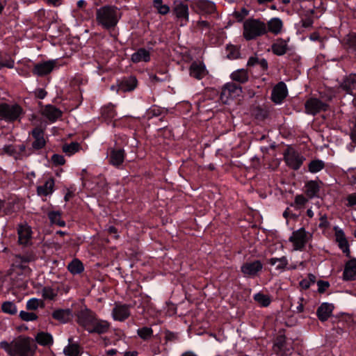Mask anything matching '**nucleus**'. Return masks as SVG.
I'll return each mask as SVG.
<instances>
[{"label": "nucleus", "mask_w": 356, "mask_h": 356, "mask_svg": "<svg viewBox=\"0 0 356 356\" xmlns=\"http://www.w3.org/2000/svg\"><path fill=\"white\" fill-rule=\"evenodd\" d=\"M262 268L263 265L261 261L257 260L243 264L241 267V270L245 277H253L261 270Z\"/></svg>", "instance_id": "f8f14e48"}, {"label": "nucleus", "mask_w": 356, "mask_h": 356, "mask_svg": "<svg viewBox=\"0 0 356 356\" xmlns=\"http://www.w3.org/2000/svg\"><path fill=\"white\" fill-rule=\"evenodd\" d=\"M350 138L353 140L356 139V124L354 125L353 132L351 133Z\"/></svg>", "instance_id": "774afa93"}, {"label": "nucleus", "mask_w": 356, "mask_h": 356, "mask_svg": "<svg viewBox=\"0 0 356 356\" xmlns=\"http://www.w3.org/2000/svg\"><path fill=\"white\" fill-rule=\"evenodd\" d=\"M226 54L229 60L237 59L241 55L238 46H226Z\"/></svg>", "instance_id": "a19ab883"}, {"label": "nucleus", "mask_w": 356, "mask_h": 356, "mask_svg": "<svg viewBox=\"0 0 356 356\" xmlns=\"http://www.w3.org/2000/svg\"><path fill=\"white\" fill-rule=\"evenodd\" d=\"M318 291L320 292H324L327 288L329 286V284L327 282L318 281Z\"/></svg>", "instance_id": "4d7b16f0"}, {"label": "nucleus", "mask_w": 356, "mask_h": 356, "mask_svg": "<svg viewBox=\"0 0 356 356\" xmlns=\"http://www.w3.org/2000/svg\"><path fill=\"white\" fill-rule=\"evenodd\" d=\"M81 149L80 144L76 142H72L70 144H65L62 149L68 156H72L76 153Z\"/></svg>", "instance_id": "4c0bfd02"}, {"label": "nucleus", "mask_w": 356, "mask_h": 356, "mask_svg": "<svg viewBox=\"0 0 356 356\" xmlns=\"http://www.w3.org/2000/svg\"><path fill=\"white\" fill-rule=\"evenodd\" d=\"M37 95L40 99H43L46 96V92L42 89H40L38 92Z\"/></svg>", "instance_id": "69168bd1"}, {"label": "nucleus", "mask_w": 356, "mask_h": 356, "mask_svg": "<svg viewBox=\"0 0 356 356\" xmlns=\"http://www.w3.org/2000/svg\"><path fill=\"white\" fill-rule=\"evenodd\" d=\"M0 66L1 67H6L8 68H13L14 66V62L13 60H10L6 62L0 63Z\"/></svg>", "instance_id": "e2e57ef3"}, {"label": "nucleus", "mask_w": 356, "mask_h": 356, "mask_svg": "<svg viewBox=\"0 0 356 356\" xmlns=\"http://www.w3.org/2000/svg\"><path fill=\"white\" fill-rule=\"evenodd\" d=\"M275 352L280 355H289L293 349L290 340L286 339L284 336L280 335L277 337L274 346Z\"/></svg>", "instance_id": "9d476101"}, {"label": "nucleus", "mask_w": 356, "mask_h": 356, "mask_svg": "<svg viewBox=\"0 0 356 356\" xmlns=\"http://www.w3.org/2000/svg\"><path fill=\"white\" fill-rule=\"evenodd\" d=\"M21 318L25 321H33L37 319L38 316L33 312L22 311L19 314Z\"/></svg>", "instance_id": "8fccbe9b"}, {"label": "nucleus", "mask_w": 356, "mask_h": 356, "mask_svg": "<svg viewBox=\"0 0 356 356\" xmlns=\"http://www.w3.org/2000/svg\"><path fill=\"white\" fill-rule=\"evenodd\" d=\"M124 356H138L136 351H127L124 353Z\"/></svg>", "instance_id": "338daca9"}, {"label": "nucleus", "mask_w": 356, "mask_h": 356, "mask_svg": "<svg viewBox=\"0 0 356 356\" xmlns=\"http://www.w3.org/2000/svg\"><path fill=\"white\" fill-rule=\"evenodd\" d=\"M55 181L51 177L47 178L42 185L37 187V193L40 196L51 195L54 191Z\"/></svg>", "instance_id": "aec40b11"}, {"label": "nucleus", "mask_w": 356, "mask_h": 356, "mask_svg": "<svg viewBox=\"0 0 356 356\" xmlns=\"http://www.w3.org/2000/svg\"><path fill=\"white\" fill-rule=\"evenodd\" d=\"M131 60L134 63L141 61L147 62L149 60V52L144 48L139 49L136 52L131 55Z\"/></svg>", "instance_id": "7c9ffc66"}, {"label": "nucleus", "mask_w": 356, "mask_h": 356, "mask_svg": "<svg viewBox=\"0 0 356 356\" xmlns=\"http://www.w3.org/2000/svg\"><path fill=\"white\" fill-rule=\"evenodd\" d=\"M69 271L74 274H79L83 271V264L77 259H73L67 266Z\"/></svg>", "instance_id": "c9c22d12"}, {"label": "nucleus", "mask_w": 356, "mask_h": 356, "mask_svg": "<svg viewBox=\"0 0 356 356\" xmlns=\"http://www.w3.org/2000/svg\"><path fill=\"white\" fill-rule=\"evenodd\" d=\"M334 230L335 232L336 241L338 243L339 247L343 253H345L347 256H349L350 249L348 242L346 238L344 232L338 226H334Z\"/></svg>", "instance_id": "f3484780"}, {"label": "nucleus", "mask_w": 356, "mask_h": 356, "mask_svg": "<svg viewBox=\"0 0 356 356\" xmlns=\"http://www.w3.org/2000/svg\"><path fill=\"white\" fill-rule=\"evenodd\" d=\"M56 65V60H47L38 63L35 65L33 72L34 74L42 76L50 73Z\"/></svg>", "instance_id": "dca6fc26"}, {"label": "nucleus", "mask_w": 356, "mask_h": 356, "mask_svg": "<svg viewBox=\"0 0 356 356\" xmlns=\"http://www.w3.org/2000/svg\"><path fill=\"white\" fill-rule=\"evenodd\" d=\"M231 78L235 81L243 83L248 81L249 76L246 70L238 69L231 74Z\"/></svg>", "instance_id": "2f4dec72"}, {"label": "nucleus", "mask_w": 356, "mask_h": 356, "mask_svg": "<svg viewBox=\"0 0 356 356\" xmlns=\"http://www.w3.org/2000/svg\"><path fill=\"white\" fill-rule=\"evenodd\" d=\"M303 301H304V298L302 297L298 298V302H297L298 305L296 307V312L297 313H301L303 312V310H304V305L302 303Z\"/></svg>", "instance_id": "6e6d98bb"}, {"label": "nucleus", "mask_w": 356, "mask_h": 356, "mask_svg": "<svg viewBox=\"0 0 356 356\" xmlns=\"http://www.w3.org/2000/svg\"><path fill=\"white\" fill-rule=\"evenodd\" d=\"M309 38L312 42H324V41L321 39L319 33L316 32L312 33Z\"/></svg>", "instance_id": "13d9d810"}, {"label": "nucleus", "mask_w": 356, "mask_h": 356, "mask_svg": "<svg viewBox=\"0 0 356 356\" xmlns=\"http://www.w3.org/2000/svg\"><path fill=\"white\" fill-rule=\"evenodd\" d=\"M207 74L205 65L202 63L194 62L190 67V75L198 80L202 79Z\"/></svg>", "instance_id": "4be33fe9"}, {"label": "nucleus", "mask_w": 356, "mask_h": 356, "mask_svg": "<svg viewBox=\"0 0 356 356\" xmlns=\"http://www.w3.org/2000/svg\"><path fill=\"white\" fill-rule=\"evenodd\" d=\"M325 166L324 162L321 160H314L309 163V171L312 173H316L321 171Z\"/></svg>", "instance_id": "79ce46f5"}, {"label": "nucleus", "mask_w": 356, "mask_h": 356, "mask_svg": "<svg viewBox=\"0 0 356 356\" xmlns=\"http://www.w3.org/2000/svg\"><path fill=\"white\" fill-rule=\"evenodd\" d=\"M51 161L56 165H62L65 163L63 156L56 154L51 156Z\"/></svg>", "instance_id": "3c124183"}, {"label": "nucleus", "mask_w": 356, "mask_h": 356, "mask_svg": "<svg viewBox=\"0 0 356 356\" xmlns=\"http://www.w3.org/2000/svg\"><path fill=\"white\" fill-rule=\"evenodd\" d=\"M254 299L263 307H267L270 303V299L269 296L261 293H257L254 294Z\"/></svg>", "instance_id": "37998d69"}, {"label": "nucleus", "mask_w": 356, "mask_h": 356, "mask_svg": "<svg viewBox=\"0 0 356 356\" xmlns=\"http://www.w3.org/2000/svg\"><path fill=\"white\" fill-rule=\"evenodd\" d=\"M43 304L42 300L38 298H31L26 302L28 309L35 310Z\"/></svg>", "instance_id": "de8ad7c7"}, {"label": "nucleus", "mask_w": 356, "mask_h": 356, "mask_svg": "<svg viewBox=\"0 0 356 356\" xmlns=\"http://www.w3.org/2000/svg\"><path fill=\"white\" fill-rule=\"evenodd\" d=\"M320 186L316 181H309L305 185V191L309 198H313L318 196Z\"/></svg>", "instance_id": "c85d7f7f"}, {"label": "nucleus", "mask_w": 356, "mask_h": 356, "mask_svg": "<svg viewBox=\"0 0 356 356\" xmlns=\"http://www.w3.org/2000/svg\"><path fill=\"white\" fill-rule=\"evenodd\" d=\"M124 159V151L122 149H112L110 154L109 162L115 166L121 165Z\"/></svg>", "instance_id": "cd10ccee"}, {"label": "nucleus", "mask_w": 356, "mask_h": 356, "mask_svg": "<svg viewBox=\"0 0 356 356\" xmlns=\"http://www.w3.org/2000/svg\"><path fill=\"white\" fill-rule=\"evenodd\" d=\"M334 306L332 304L324 302L317 309L318 318L321 321H325L331 316Z\"/></svg>", "instance_id": "a878e982"}, {"label": "nucleus", "mask_w": 356, "mask_h": 356, "mask_svg": "<svg viewBox=\"0 0 356 356\" xmlns=\"http://www.w3.org/2000/svg\"><path fill=\"white\" fill-rule=\"evenodd\" d=\"M61 213L59 211H50L48 213V217L51 224L56 225L60 227H65V222L61 220Z\"/></svg>", "instance_id": "e433bc0d"}, {"label": "nucleus", "mask_w": 356, "mask_h": 356, "mask_svg": "<svg viewBox=\"0 0 356 356\" xmlns=\"http://www.w3.org/2000/svg\"><path fill=\"white\" fill-rule=\"evenodd\" d=\"M327 106V104L316 98H311L305 103L306 113L311 115H316L321 111H325Z\"/></svg>", "instance_id": "2eb2a0df"}, {"label": "nucleus", "mask_w": 356, "mask_h": 356, "mask_svg": "<svg viewBox=\"0 0 356 356\" xmlns=\"http://www.w3.org/2000/svg\"><path fill=\"white\" fill-rule=\"evenodd\" d=\"M0 347L10 356H33L37 348L33 340L25 336H19L10 342L2 341Z\"/></svg>", "instance_id": "f257e3e1"}, {"label": "nucleus", "mask_w": 356, "mask_h": 356, "mask_svg": "<svg viewBox=\"0 0 356 356\" xmlns=\"http://www.w3.org/2000/svg\"><path fill=\"white\" fill-rule=\"evenodd\" d=\"M108 327L109 323L107 321L97 318L88 332L104 334L108 331Z\"/></svg>", "instance_id": "bb28decb"}, {"label": "nucleus", "mask_w": 356, "mask_h": 356, "mask_svg": "<svg viewBox=\"0 0 356 356\" xmlns=\"http://www.w3.org/2000/svg\"><path fill=\"white\" fill-rule=\"evenodd\" d=\"M19 243L24 245H28L31 243L32 231L27 223L24 222L18 226L17 229Z\"/></svg>", "instance_id": "ddd939ff"}, {"label": "nucleus", "mask_w": 356, "mask_h": 356, "mask_svg": "<svg viewBox=\"0 0 356 356\" xmlns=\"http://www.w3.org/2000/svg\"><path fill=\"white\" fill-rule=\"evenodd\" d=\"M284 159L286 164L293 170H298L300 168L305 157L298 152L289 149L284 154Z\"/></svg>", "instance_id": "1a4fd4ad"}, {"label": "nucleus", "mask_w": 356, "mask_h": 356, "mask_svg": "<svg viewBox=\"0 0 356 356\" xmlns=\"http://www.w3.org/2000/svg\"><path fill=\"white\" fill-rule=\"evenodd\" d=\"M267 32L270 31V33L277 35L281 32V30L283 26V24L282 20L278 17H273L270 19L267 24Z\"/></svg>", "instance_id": "c756f323"}, {"label": "nucleus", "mask_w": 356, "mask_h": 356, "mask_svg": "<svg viewBox=\"0 0 356 356\" xmlns=\"http://www.w3.org/2000/svg\"><path fill=\"white\" fill-rule=\"evenodd\" d=\"M41 294L44 299L53 300L57 293L51 287H44L41 290Z\"/></svg>", "instance_id": "a18cd8bd"}, {"label": "nucleus", "mask_w": 356, "mask_h": 356, "mask_svg": "<svg viewBox=\"0 0 356 356\" xmlns=\"http://www.w3.org/2000/svg\"><path fill=\"white\" fill-rule=\"evenodd\" d=\"M287 88L284 82H280L277 84L272 91V100L275 104H281L283 99L287 95Z\"/></svg>", "instance_id": "a211bd4d"}, {"label": "nucleus", "mask_w": 356, "mask_h": 356, "mask_svg": "<svg viewBox=\"0 0 356 356\" xmlns=\"http://www.w3.org/2000/svg\"><path fill=\"white\" fill-rule=\"evenodd\" d=\"M42 115L51 122H55L62 115L60 110L53 105L48 104L42 110Z\"/></svg>", "instance_id": "412c9836"}, {"label": "nucleus", "mask_w": 356, "mask_h": 356, "mask_svg": "<svg viewBox=\"0 0 356 356\" xmlns=\"http://www.w3.org/2000/svg\"><path fill=\"white\" fill-rule=\"evenodd\" d=\"M2 311L9 314H15L17 312V307L13 302L7 301L2 304Z\"/></svg>", "instance_id": "c03bdc74"}, {"label": "nucleus", "mask_w": 356, "mask_h": 356, "mask_svg": "<svg viewBox=\"0 0 356 356\" xmlns=\"http://www.w3.org/2000/svg\"><path fill=\"white\" fill-rule=\"evenodd\" d=\"M138 336L144 340L149 339L153 333L152 328L148 327H143L137 331Z\"/></svg>", "instance_id": "49530a36"}, {"label": "nucleus", "mask_w": 356, "mask_h": 356, "mask_svg": "<svg viewBox=\"0 0 356 356\" xmlns=\"http://www.w3.org/2000/svg\"><path fill=\"white\" fill-rule=\"evenodd\" d=\"M347 200L349 206L356 205V194L353 193L348 195Z\"/></svg>", "instance_id": "bf43d9fd"}, {"label": "nucleus", "mask_w": 356, "mask_h": 356, "mask_svg": "<svg viewBox=\"0 0 356 356\" xmlns=\"http://www.w3.org/2000/svg\"><path fill=\"white\" fill-rule=\"evenodd\" d=\"M258 65H259L260 67L264 70H266L268 68V63H267L266 60H265L264 58L259 60Z\"/></svg>", "instance_id": "680f3d73"}, {"label": "nucleus", "mask_w": 356, "mask_h": 356, "mask_svg": "<svg viewBox=\"0 0 356 356\" xmlns=\"http://www.w3.org/2000/svg\"><path fill=\"white\" fill-rule=\"evenodd\" d=\"M307 202L308 199L305 197L304 195H297L295 197L294 204L293 205L296 207L298 209H300L303 207Z\"/></svg>", "instance_id": "09e8293b"}, {"label": "nucleus", "mask_w": 356, "mask_h": 356, "mask_svg": "<svg viewBox=\"0 0 356 356\" xmlns=\"http://www.w3.org/2000/svg\"><path fill=\"white\" fill-rule=\"evenodd\" d=\"M313 234L302 227L293 232L289 240L293 243V250L301 251L306 244L312 238Z\"/></svg>", "instance_id": "20e7f679"}, {"label": "nucleus", "mask_w": 356, "mask_h": 356, "mask_svg": "<svg viewBox=\"0 0 356 356\" xmlns=\"http://www.w3.org/2000/svg\"><path fill=\"white\" fill-rule=\"evenodd\" d=\"M3 152L13 156L16 160H21L28 157L31 153L27 152L24 145L14 146L13 145H6L3 147Z\"/></svg>", "instance_id": "6e6552de"}, {"label": "nucleus", "mask_w": 356, "mask_h": 356, "mask_svg": "<svg viewBox=\"0 0 356 356\" xmlns=\"http://www.w3.org/2000/svg\"><path fill=\"white\" fill-rule=\"evenodd\" d=\"M242 88L234 83H227L222 90L220 99L224 104H229V100L241 95Z\"/></svg>", "instance_id": "0eeeda50"}, {"label": "nucleus", "mask_w": 356, "mask_h": 356, "mask_svg": "<svg viewBox=\"0 0 356 356\" xmlns=\"http://www.w3.org/2000/svg\"><path fill=\"white\" fill-rule=\"evenodd\" d=\"M172 11L179 22L180 26H186L189 21L188 5L180 0H175L173 2Z\"/></svg>", "instance_id": "423d86ee"}, {"label": "nucleus", "mask_w": 356, "mask_h": 356, "mask_svg": "<svg viewBox=\"0 0 356 356\" xmlns=\"http://www.w3.org/2000/svg\"><path fill=\"white\" fill-rule=\"evenodd\" d=\"M49 4L53 5L54 6H58L60 5V0H45Z\"/></svg>", "instance_id": "0e129e2a"}, {"label": "nucleus", "mask_w": 356, "mask_h": 356, "mask_svg": "<svg viewBox=\"0 0 356 356\" xmlns=\"http://www.w3.org/2000/svg\"><path fill=\"white\" fill-rule=\"evenodd\" d=\"M343 277L345 280H356V260L352 259L346 264Z\"/></svg>", "instance_id": "b1692460"}, {"label": "nucleus", "mask_w": 356, "mask_h": 356, "mask_svg": "<svg viewBox=\"0 0 356 356\" xmlns=\"http://www.w3.org/2000/svg\"><path fill=\"white\" fill-rule=\"evenodd\" d=\"M319 227L326 229L329 226V222L327 220L326 215L321 216L320 218Z\"/></svg>", "instance_id": "5fc2aeb1"}, {"label": "nucleus", "mask_w": 356, "mask_h": 356, "mask_svg": "<svg viewBox=\"0 0 356 356\" xmlns=\"http://www.w3.org/2000/svg\"><path fill=\"white\" fill-rule=\"evenodd\" d=\"M35 340L41 346H51L53 343V337L52 336L44 332H40L37 334L35 337Z\"/></svg>", "instance_id": "473e14b6"}, {"label": "nucleus", "mask_w": 356, "mask_h": 356, "mask_svg": "<svg viewBox=\"0 0 356 356\" xmlns=\"http://www.w3.org/2000/svg\"><path fill=\"white\" fill-rule=\"evenodd\" d=\"M268 263L272 266H275L277 270H284L288 265V259L286 257H273L269 259Z\"/></svg>", "instance_id": "72a5a7b5"}, {"label": "nucleus", "mask_w": 356, "mask_h": 356, "mask_svg": "<svg viewBox=\"0 0 356 356\" xmlns=\"http://www.w3.org/2000/svg\"><path fill=\"white\" fill-rule=\"evenodd\" d=\"M341 88L348 94L355 97L353 102L356 106V74H353L347 76L341 83Z\"/></svg>", "instance_id": "4468645a"}, {"label": "nucleus", "mask_w": 356, "mask_h": 356, "mask_svg": "<svg viewBox=\"0 0 356 356\" xmlns=\"http://www.w3.org/2000/svg\"><path fill=\"white\" fill-rule=\"evenodd\" d=\"M266 33V24L259 19L249 18L243 22V34L247 40L255 39Z\"/></svg>", "instance_id": "7ed1b4c3"}, {"label": "nucleus", "mask_w": 356, "mask_h": 356, "mask_svg": "<svg viewBox=\"0 0 356 356\" xmlns=\"http://www.w3.org/2000/svg\"><path fill=\"white\" fill-rule=\"evenodd\" d=\"M22 113V109L17 104H0V119L1 120L7 122L16 120Z\"/></svg>", "instance_id": "39448f33"}, {"label": "nucleus", "mask_w": 356, "mask_h": 356, "mask_svg": "<svg viewBox=\"0 0 356 356\" xmlns=\"http://www.w3.org/2000/svg\"><path fill=\"white\" fill-rule=\"evenodd\" d=\"M153 6L159 14L163 15L168 14L170 10L168 5L163 3V0H154Z\"/></svg>", "instance_id": "ea45409f"}, {"label": "nucleus", "mask_w": 356, "mask_h": 356, "mask_svg": "<svg viewBox=\"0 0 356 356\" xmlns=\"http://www.w3.org/2000/svg\"><path fill=\"white\" fill-rule=\"evenodd\" d=\"M137 86V79L134 76H129L122 79L118 83L119 90L122 92H129L134 90Z\"/></svg>", "instance_id": "393cba45"}, {"label": "nucleus", "mask_w": 356, "mask_h": 356, "mask_svg": "<svg viewBox=\"0 0 356 356\" xmlns=\"http://www.w3.org/2000/svg\"><path fill=\"white\" fill-rule=\"evenodd\" d=\"M32 136L34 141L32 143V147L35 149H40L45 146L46 141L44 138V131L40 128H35L32 130Z\"/></svg>", "instance_id": "5701e85b"}, {"label": "nucleus", "mask_w": 356, "mask_h": 356, "mask_svg": "<svg viewBox=\"0 0 356 356\" xmlns=\"http://www.w3.org/2000/svg\"><path fill=\"white\" fill-rule=\"evenodd\" d=\"M97 318L96 315L89 309H83L78 314V323L88 331Z\"/></svg>", "instance_id": "9b49d317"}, {"label": "nucleus", "mask_w": 356, "mask_h": 356, "mask_svg": "<svg viewBox=\"0 0 356 356\" xmlns=\"http://www.w3.org/2000/svg\"><path fill=\"white\" fill-rule=\"evenodd\" d=\"M129 315V307L126 305H115L112 310V316L115 321H123Z\"/></svg>", "instance_id": "6ab92c4d"}, {"label": "nucleus", "mask_w": 356, "mask_h": 356, "mask_svg": "<svg viewBox=\"0 0 356 356\" xmlns=\"http://www.w3.org/2000/svg\"><path fill=\"white\" fill-rule=\"evenodd\" d=\"M259 58L257 57H250L248 61V66H254L258 65Z\"/></svg>", "instance_id": "052dcab7"}, {"label": "nucleus", "mask_w": 356, "mask_h": 356, "mask_svg": "<svg viewBox=\"0 0 356 356\" xmlns=\"http://www.w3.org/2000/svg\"><path fill=\"white\" fill-rule=\"evenodd\" d=\"M54 318L62 322H67L70 318V311L69 309H58L53 312Z\"/></svg>", "instance_id": "f704fd0d"}, {"label": "nucleus", "mask_w": 356, "mask_h": 356, "mask_svg": "<svg viewBox=\"0 0 356 356\" xmlns=\"http://www.w3.org/2000/svg\"><path fill=\"white\" fill-rule=\"evenodd\" d=\"M121 17L120 10L111 6H105L97 9L96 19L103 28L109 29L115 26Z\"/></svg>", "instance_id": "f03ea898"}, {"label": "nucleus", "mask_w": 356, "mask_h": 356, "mask_svg": "<svg viewBox=\"0 0 356 356\" xmlns=\"http://www.w3.org/2000/svg\"><path fill=\"white\" fill-rule=\"evenodd\" d=\"M272 51L274 54L282 56L286 52L287 48L286 46H272Z\"/></svg>", "instance_id": "864d4df0"}, {"label": "nucleus", "mask_w": 356, "mask_h": 356, "mask_svg": "<svg viewBox=\"0 0 356 356\" xmlns=\"http://www.w3.org/2000/svg\"><path fill=\"white\" fill-rule=\"evenodd\" d=\"M315 277L314 275H310L309 277V280H302V281H300V286L304 289H308L312 284L314 283L315 280H314Z\"/></svg>", "instance_id": "603ef678"}, {"label": "nucleus", "mask_w": 356, "mask_h": 356, "mask_svg": "<svg viewBox=\"0 0 356 356\" xmlns=\"http://www.w3.org/2000/svg\"><path fill=\"white\" fill-rule=\"evenodd\" d=\"M63 353L67 356H80V348L76 343H70L64 348Z\"/></svg>", "instance_id": "58836bf2"}]
</instances>
